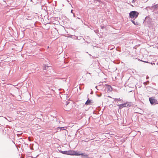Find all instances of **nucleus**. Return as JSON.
<instances>
[{
  "label": "nucleus",
  "mask_w": 158,
  "mask_h": 158,
  "mask_svg": "<svg viewBox=\"0 0 158 158\" xmlns=\"http://www.w3.org/2000/svg\"><path fill=\"white\" fill-rule=\"evenodd\" d=\"M61 152L63 154L68 155V151H61Z\"/></svg>",
  "instance_id": "9"
},
{
  "label": "nucleus",
  "mask_w": 158,
  "mask_h": 158,
  "mask_svg": "<svg viewBox=\"0 0 158 158\" xmlns=\"http://www.w3.org/2000/svg\"><path fill=\"white\" fill-rule=\"evenodd\" d=\"M80 154L79 156L81 155L82 156V157H85V158H88V155L86 154L85 153H79Z\"/></svg>",
  "instance_id": "5"
},
{
  "label": "nucleus",
  "mask_w": 158,
  "mask_h": 158,
  "mask_svg": "<svg viewBox=\"0 0 158 158\" xmlns=\"http://www.w3.org/2000/svg\"><path fill=\"white\" fill-rule=\"evenodd\" d=\"M149 100L150 103L152 105L154 103H155L156 102V99L152 98H150Z\"/></svg>",
  "instance_id": "3"
},
{
  "label": "nucleus",
  "mask_w": 158,
  "mask_h": 158,
  "mask_svg": "<svg viewBox=\"0 0 158 158\" xmlns=\"http://www.w3.org/2000/svg\"><path fill=\"white\" fill-rule=\"evenodd\" d=\"M115 100H116L117 101H122V99H120V98L119 99H115Z\"/></svg>",
  "instance_id": "13"
},
{
  "label": "nucleus",
  "mask_w": 158,
  "mask_h": 158,
  "mask_svg": "<svg viewBox=\"0 0 158 158\" xmlns=\"http://www.w3.org/2000/svg\"><path fill=\"white\" fill-rule=\"evenodd\" d=\"M135 0H133V2H135Z\"/></svg>",
  "instance_id": "15"
},
{
  "label": "nucleus",
  "mask_w": 158,
  "mask_h": 158,
  "mask_svg": "<svg viewBox=\"0 0 158 158\" xmlns=\"http://www.w3.org/2000/svg\"><path fill=\"white\" fill-rule=\"evenodd\" d=\"M67 128L65 127H58L56 128L57 131H60L61 130H65Z\"/></svg>",
  "instance_id": "4"
},
{
  "label": "nucleus",
  "mask_w": 158,
  "mask_h": 158,
  "mask_svg": "<svg viewBox=\"0 0 158 158\" xmlns=\"http://www.w3.org/2000/svg\"><path fill=\"white\" fill-rule=\"evenodd\" d=\"M73 16L74 17H75V15H74V14H73Z\"/></svg>",
  "instance_id": "16"
},
{
  "label": "nucleus",
  "mask_w": 158,
  "mask_h": 158,
  "mask_svg": "<svg viewBox=\"0 0 158 158\" xmlns=\"http://www.w3.org/2000/svg\"><path fill=\"white\" fill-rule=\"evenodd\" d=\"M125 106L129 107L131 106V103L130 102H127L125 103Z\"/></svg>",
  "instance_id": "7"
},
{
  "label": "nucleus",
  "mask_w": 158,
  "mask_h": 158,
  "mask_svg": "<svg viewBox=\"0 0 158 158\" xmlns=\"http://www.w3.org/2000/svg\"><path fill=\"white\" fill-rule=\"evenodd\" d=\"M91 103V100L89 99H88L87 101L86 102L85 104L87 105H90Z\"/></svg>",
  "instance_id": "6"
},
{
  "label": "nucleus",
  "mask_w": 158,
  "mask_h": 158,
  "mask_svg": "<svg viewBox=\"0 0 158 158\" xmlns=\"http://www.w3.org/2000/svg\"><path fill=\"white\" fill-rule=\"evenodd\" d=\"M139 13L135 11H131L129 13L130 17L131 19H136L138 16Z\"/></svg>",
  "instance_id": "1"
},
{
  "label": "nucleus",
  "mask_w": 158,
  "mask_h": 158,
  "mask_svg": "<svg viewBox=\"0 0 158 158\" xmlns=\"http://www.w3.org/2000/svg\"><path fill=\"white\" fill-rule=\"evenodd\" d=\"M118 106H119V108H123V107H125V103L124 104L118 105Z\"/></svg>",
  "instance_id": "8"
},
{
  "label": "nucleus",
  "mask_w": 158,
  "mask_h": 158,
  "mask_svg": "<svg viewBox=\"0 0 158 158\" xmlns=\"http://www.w3.org/2000/svg\"><path fill=\"white\" fill-rule=\"evenodd\" d=\"M158 7V6H157V5L156 4V5H155L154 6H152V8L154 9H156V8H157Z\"/></svg>",
  "instance_id": "12"
},
{
  "label": "nucleus",
  "mask_w": 158,
  "mask_h": 158,
  "mask_svg": "<svg viewBox=\"0 0 158 158\" xmlns=\"http://www.w3.org/2000/svg\"><path fill=\"white\" fill-rule=\"evenodd\" d=\"M79 152H77V151H68V155L72 156H79Z\"/></svg>",
  "instance_id": "2"
},
{
  "label": "nucleus",
  "mask_w": 158,
  "mask_h": 158,
  "mask_svg": "<svg viewBox=\"0 0 158 158\" xmlns=\"http://www.w3.org/2000/svg\"><path fill=\"white\" fill-rule=\"evenodd\" d=\"M71 13H73V10H71Z\"/></svg>",
  "instance_id": "14"
},
{
  "label": "nucleus",
  "mask_w": 158,
  "mask_h": 158,
  "mask_svg": "<svg viewBox=\"0 0 158 158\" xmlns=\"http://www.w3.org/2000/svg\"><path fill=\"white\" fill-rule=\"evenodd\" d=\"M131 22H132V23L134 24V25H138V22H135L133 20H131Z\"/></svg>",
  "instance_id": "11"
},
{
  "label": "nucleus",
  "mask_w": 158,
  "mask_h": 158,
  "mask_svg": "<svg viewBox=\"0 0 158 158\" xmlns=\"http://www.w3.org/2000/svg\"><path fill=\"white\" fill-rule=\"evenodd\" d=\"M49 67L48 66L44 65L43 66V69L45 70L47 69Z\"/></svg>",
  "instance_id": "10"
}]
</instances>
